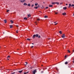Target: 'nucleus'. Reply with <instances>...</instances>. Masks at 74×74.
Listing matches in <instances>:
<instances>
[{
	"instance_id": "obj_36",
	"label": "nucleus",
	"mask_w": 74,
	"mask_h": 74,
	"mask_svg": "<svg viewBox=\"0 0 74 74\" xmlns=\"http://www.w3.org/2000/svg\"><path fill=\"white\" fill-rule=\"evenodd\" d=\"M56 70L57 71H58V69L57 68H56Z\"/></svg>"
},
{
	"instance_id": "obj_13",
	"label": "nucleus",
	"mask_w": 74,
	"mask_h": 74,
	"mask_svg": "<svg viewBox=\"0 0 74 74\" xmlns=\"http://www.w3.org/2000/svg\"><path fill=\"white\" fill-rule=\"evenodd\" d=\"M40 18H38L37 19V21H40Z\"/></svg>"
},
{
	"instance_id": "obj_26",
	"label": "nucleus",
	"mask_w": 74,
	"mask_h": 74,
	"mask_svg": "<svg viewBox=\"0 0 74 74\" xmlns=\"http://www.w3.org/2000/svg\"><path fill=\"white\" fill-rule=\"evenodd\" d=\"M68 52L69 53H69H70V51H69V50H68Z\"/></svg>"
},
{
	"instance_id": "obj_15",
	"label": "nucleus",
	"mask_w": 74,
	"mask_h": 74,
	"mask_svg": "<svg viewBox=\"0 0 74 74\" xmlns=\"http://www.w3.org/2000/svg\"><path fill=\"white\" fill-rule=\"evenodd\" d=\"M67 63H68V62H65V64H67Z\"/></svg>"
},
{
	"instance_id": "obj_42",
	"label": "nucleus",
	"mask_w": 74,
	"mask_h": 74,
	"mask_svg": "<svg viewBox=\"0 0 74 74\" xmlns=\"http://www.w3.org/2000/svg\"><path fill=\"white\" fill-rule=\"evenodd\" d=\"M73 52H74V49L73 50Z\"/></svg>"
},
{
	"instance_id": "obj_45",
	"label": "nucleus",
	"mask_w": 74,
	"mask_h": 74,
	"mask_svg": "<svg viewBox=\"0 0 74 74\" xmlns=\"http://www.w3.org/2000/svg\"><path fill=\"white\" fill-rule=\"evenodd\" d=\"M44 8V7H43L42 8Z\"/></svg>"
},
{
	"instance_id": "obj_47",
	"label": "nucleus",
	"mask_w": 74,
	"mask_h": 74,
	"mask_svg": "<svg viewBox=\"0 0 74 74\" xmlns=\"http://www.w3.org/2000/svg\"><path fill=\"white\" fill-rule=\"evenodd\" d=\"M66 5H67V4H66Z\"/></svg>"
},
{
	"instance_id": "obj_21",
	"label": "nucleus",
	"mask_w": 74,
	"mask_h": 74,
	"mask_svg": "<svg viewBox=\"0 0 74 74\" xmlns=\"http://www.w3.org/2000/svg\"><path fill=\"white\" fill-rule=\"evenodd\" d=\"M10 28H12V25H10Z\"/></svg>"
},
{
	"instance_id": "obj_40",
	"label": "nucleus",
	"mask_w": 74,
	"mask_h": 74,
	"mask_svg": "<svg viewBox=\"0 0 74 74\" xmlns=\"http://www.w3.org/2000/svg\"><path fill=\"white\" fill-rule=\"evenodd\" d=\"M33 47H34V46H32V47H31V48H33Z\"/></svg>"
},
{
	"instance_id": "obj_48",
	"label": "nucleus",
	"mask_w": 74,
	"mask_h": 74,
	"mask_svg": "<svg viewBox=\"0 0 74 74\" xmlns=\"http://www.w3.org/2000/svg\"><path fill=\"white\" fill-rule=\"evenodd\" d=\"M54 23H56V22H54Z\"/></svg>"
},
{
	"instance_id": "obj_59",
	"label": "nucleus",
	"mask_w": 74,
	"mask_h": 74,
	"mask_svg": "<svg viewBox=\"0 0 74 74\" xmlns=\"http://www.w3.org/2000/svg\"><path fill=\"white\" fill-rule=\"evenodd\" d=\"M42 7H43V6H42Z\"/></svg>"
},
{
	"instance_id": "obj_43",
	"label": "nucleus",
	"mask_w": 74,
	"mask_h": 74,
	"mask_svg": "<svg viewBox=\"0 0 74 74\" xmlns=\"http://www.w3.org/2000/svg\"><path fill=\"white\" fill-rule=\"evenodd\" d=\"M66 57H67V56H65V58H66Z\"/></svg>"
},
{
	"instance_id": "obj_10",
	"label": "nucleus",
	"mask_w": 74,
	"mask_h": 74,
	"mask_svg": "<svg viewBox=\"0 0 74 74\" xmlns=\"http://www.w3.org/2000/svg\"><path fill=\"white\" fill-rule=\"evenodd\" d=\"M10 22H11V23H14V21H12V20H11Z\"/></svg>"
},
{
	"instance_id": "obj_11",
	"label": "nucleus",
	"mask_w": 74,
	"mask_h": 74,
	"mask_svg": "<svg viewBox=\"0 0 74 74\" xmlns=\"http://www.w3.org/2000/svg\"><path fill=\"white\" fill-rule=\"evenodd\" d=\"M27 16H29V17H30V16H31V15H30V14H29H29H28Z\"/></svg>"
},
{
	"instance_id": "obj_28",
	"label": "nucleus",
	"mask_w": 74,
	"mask_h": 74,
	"mask_svg": "<svg viewBox=\"0 0 74 74\" xmlns=\"http://www.w3.org/2000/svg\"><path fill=\"white\" fill-rule=\"evenodd\" d=\"M15 72H14L13 73H11V74H15Z\"/></svg>"
},
{
	"instance_id": "obj_34",
	"label": "nucleus",
	"mask_w": 74,
	"mask_h": 74,
	"mask_svg": "<svg viewBox=\"0 0 74 74\" xmlns=\"http://www.w3.org/2000/svg\"><path fill=\"white\" fill-rule=\"evenodd\" d=\"M55 14H58V12H56L55 13Z\"/></svg>"
},
{
	"instance_id": "obj_31",
	"label": "nucleus",
	"mask_w": 74,
	"mask_h": 74,
	"mask_svg": "<svg viewBox=\"0 0 74 74\" xmlns=\"http://www.w3.org/2000/svg\"><path fill=\"white\" fill-rule=\"evenodd\" d=\"M9 11H10V10H7L6 12H8Z\"/></svg>"
},
{
	"instance_id": "obj_17",
	"label": "nucleus",
	"mask_w": 74,
	"mask_h": 74,
	"mask_svg": "<svg viewBox=\"0 0 74 74\" xmlns=\"http://www.w3.org/2000/svg\"><path fill=\"white\" fill-rule=\"evenodd\" d=\"M38 7L36 6V7H34V8H36V9H37V8H38Z\"/></svg>"
},
{
	"instance_id": "obj_37",
	"label": "nucleus",
	"mask_w": 74,
	"mask_h": 74,
	"mask_svg": "<svg viewBox=\"0 0 74 74\" xmlns=\"http://www.w3.org/2000/svg\"><path fill=\"white\" fill-rule=\"evenodd\" d=\"M47 8H48V7H46V9H47Z\"/></svg>"
},
{
	"instance_id": "obj_9",
	"label": "nucleus",
	"mask_w": 74,
	"mask_h": 74,
	"mask_svg": "<svg viewBox=\"0 0 74 74\" xmlns=\"http://www.w3.org/2000/svg\"><path fill=\"white\" fill-rule=\"evenodd\" d=\"M23 71V70H22V71H19L18 73H21Z\"/></svg>"
},
{
	"instance_id": "obj_33",
	"label": "nucleus",
	"mask_w": 74,
	"mask_h": 74,
	"mask_svg": "<svg viewBox=\"0 0 74 74\" xmlns=\"http://www.w3.org/2000/svg\"><path fill=\"white\" fill-rule=\"evenodd\" d=\"M16 33H18V30H17L16 31Z\"/></svg>"
},
{
	"instance_id": "obj_41",
	"label": "nucleus",
	"mask_w": 74,
	"mask_h": 74,
	"mask_svg": "<svg viewBox=\"0 0 74 74\" xmlns=\"http://www.w3.org/2000/svg\"><path fill=\"white\" fill-rule=\"evenodd\" d=\"M41 73H44V71H42L41 72Z\"/></svg>"
},
{
	"instance_id": "obj_12",
	"label": "nucleus",
	"mask_w": 74,
	"mask_h": 74,
	"mask_svg": "<svg viewBox=\"0 0 74 74\" xmlns=\"http://www.w3.org/2000/svg\"><path fill=\"white\" fill-rule=\"evenodd\" d=\"M4 22H5V23H7V20H4Z\"/></svg>"
},
{
	"instance_id": "obj_57",
	"label": "nucleus",
	"mask_w": 74,
	"mask_h": 74,
	"mask_svg": "<svg viewBox=\"0 0 74 74\" xmlns=\"http://www.w3.org/2000/svg\"><path fill=\"white\" fill-rule=\"evenodd\" d=\"M33 1V0H32Z\"/></svg>"
},
{
	"instance_id": "obj_56",
	"label": "nucleus",
	"mask_w": 74,
	"mask_h": 74,
	"mask_svg": "<svg viewBox=\"0 0 74 74\" xmlns=\"http://www.w3.org/2000/svg\"><path fill=\"white\" fill-rule=\"evenodd\" d=\"M42 66H43V65H42Z\"/></svg>"
},
{
	"instance_id": "obj_49",
	"label": "nucleus",
	"mask_w": 74,
	"mask_h": 74,
	"mask_svg": "<svg viewBox=\"0 0 74 74\" xmlns=\"http://www.w3.org/2000/svg\"><path fill=\"white\" fill-rule=\"evenodd\" d=\"M25 63H27V62H26Z\"/></svg>"
},
{
	"instance_id": "obj_20",
	"label": "nucleus",
	"mask_w": 74,
	"mask_h": 74,
	"mask_svg": "<svg viewBox=\"0 0 74 74\" xmlns=\"http://www.w3.org/2000/svg\"><path fill=\"white\" fill-rule=\"evenodd\" d=\"M59 32L60 33V34H62V31H59Z\"/></svg>"
},
{
	"instance_id": "obj_29",
	"label": "nucleus",
	"mask_w": 74,
	"mask_h": 74,
	"mask_svg": "<svg viewBox=\"0 0 74 74\" xmlns=\"http://www.w3.org/2000/svg\"><path fill=\"white\" fill-rule=\"evenodd\" d=\"M52 4H55V2H53Z\"/></svg>"
},
{
	"instance_id": "obj_4",
	"label": "nucleus",
	"mask_w": 74,
	"mask_h": 74,
	"mask_svg": "<svg viewBox=\"0 0 74 74\" xmlns=\"http://www.w3.org/2000/svg\"><path fill=\"white\" fill-rule=\"evenodd\" d=\"M10 58V56H8L7 57V59H8V60H9V58Z\"/></svg>"
},
{
	"instance_id": "obj_51",
	"label": "nucleus",
	"mask_w": 74,
	"mask_h": 74,
	"mask_svg": "<svg viewBox=\"0 0 74 74\" xmlns=\"http://www.w3.org/2000/svg\"><path fill=\"white\" fill-rule=\"evenodd\" d=\"M60 4H62V3H60Z\"/></svg>"
},
{
	"instance_id": "obj_38",
	"label": "nucleus",
	"mask_w": 74,
	"mask_h": 74,
	"mask_svg": "<svg viewBox=\"0 0 74 74\" xmlns=\"http://www.w3.org/2000/svg\"><path fill=\"white\" fill-rule=\"evenodd\" d=\"M38 38H40V36H38Z\"/></svg>"
},
{
	"instance_id": "obj_30",
	"label": "nucleus",
	"mask_w": 74,
	"mask_h": 74,
	"mask_svg": "<svg viewBox=\"0 0 74 74\" xmlns=\"http://www.w3.org/2000/svg\"><path fill=\"white\" fill-rule=\"evenodd\" d=\"M70 7H71V4H69V8H70Z\"/></svg>"
},
{
	"instance_id": "obj_23",
	"label": "nucleus",
	"mask_w": 74,
	"mask_h": 74,
	"mask_svg": "<svg viewBox=\"0 0 74 74\" xmlns=\"http://www.w3.org/2000/svg\"><path fill=\"white\" fill-rule=\"evenodd\" d=\"M24 19H25L26 20H27V18L26 17H25L24 18Z\"/></svg>"
},
{
	"instance_id": "obj_54",
	"label": "nucleus",
	"mask_w": 74,
	"mask_h": 74,
	"mask_svg": "<svg viewBox=\"0 0 74 74\" xmlns=\"http://www.w3.org/2000/svg\"><path fill=\"white\" fill-rule=\"evenodd\" d=\"M43 3H45V2H43Z\"/></svg>"
},
{
	"instance_id": "obj_8",
	"label": "nucleus",
	"mask_w": 74,
	"mask_h": 74,
	"mask_svg": "<svg viewBox=\"0 0 74 74\" xmlns=\"http://www.w3.org/2000/svg\"><path fill=\"white\" fill-rule=\"evenodd\" d=\"M35 37H36V35L35 34L33 36V38H35Z\"/></svg>"
},
{
	"instance_id": "obj_14",
	"label": "nucleus",
	"mask_w": 74,
	"mask_h": 74,
	"mask_svg": "<svg viewBox=\"0 0 74 74\" xmlns=\"http://www.w3.org/2000/svg\"><path fill=\"white\" fill-rule=\"evenodd\" d=\"M36 37H38V34H36Z\"/></svg>"
},
{
	"instance_id": "obj_16",
	"label": "nucleus",
	"mask_w": 74,
	"mask_h": 74,
	"mask_svg": "<svg viewBox=\"0 0 74 74\" xmlns=\"http://www.w3.org/2000/svg\"><path fill=\"white\" fill-rule=\"evenodd\" d=\"M49 7H53V5H49Z\"/></svg>"
},
{
	"instance_id": "obj_46",
	"label": "nucleus",
	"mask_w": 74,
	"mask_h": 74,
	"mask_svg": "<svg viewBox=\"0 0 74 74\" xmlns=\"http://www.w3.org/2000/svg\"><path fill=\"white\" fill-rule=\"evenodd\" d=\"M39 12H42L41 11H39Z\"/></svg>"
},
{
	"instance_id": "obj_5",
	"label": "nucleus",
	"mask_w": 74,
	"mask_h": 74,
	"mask_svg": "<svg viewBox=\"0 0 74 74\" xmlns=\"http://www.w3.org/2000/svg\"><path fill=\"white\" fill-rule=\"evenodd\" d=\"M63 9H64V10H66V9H67V7H64L63 8Z\"/></svg>"
},
{
	"instance_id": "obj_55",
	"label": "nucleus",
	"mask_w": 74,
	"mask_h": 74,
	"mask_svg": "<svg viewBox=\"0 0 74 74\" xmlns=\"http://www.w3.org/2000/svg\"><path fill=\"white\" fill-rule=\"evenodd\" d=\"M36 23H37V22H36Z\"/></svg>"
},
{
	"instance_id": "obj_50",
	"label": "nucleus",
	"mask_w": 74,
	"mask_h": 74,
	"mask_svg": "<svg viewBox=\"0 0 74 74\" xmlns=\"http://www.w3.org/2000/svg\"><path fill=\"white\" fill-rule=\"evenodd\" d=\"M73 62V63H74V61Z\"/></svg>"
},
{
	"instance_id": "obj_58",
	"label": "nucleus",
	"mask_w": 74,
	"mask_h": 74,
	"mask_svg": "<svg viewBox=\"0 0 74 74\" xmlns=\"http://www.w3.org/2000/svg\"><path fill=\"white\" fill-rule=\"evenodd\" d=\"M57 4H58V3H57Z\"/></svg>"
},
{
	"instance_id": "obj_44",
	"label": "nucleus",
	"mask_w": 74,
	"mask_h": 74,
	"mask_svg": "<svg viewBox=\"0 0 74 74\" xmlns=\"http://www.w3.org/2000/svg\"><path fill=\"white\" fill-rule=\"evenodd\" d=\"M32 44H33V45L34 44V43H32Z\"/></svg>"
},
{
	"instance_id": "obj_53",
	"label": "nucleus",
	"mask_w": 74,
	"mask_h": 74,
	"mask_svg": "<svg viewBox=\"0 0 74 74\" xmlns=\"http://www.w3.org/2000/svg\"><path fill=\"white\" fill-rule=\"evenodd\" d=\"M73 8H74V6H73Z\"/></svg>"
},
{
	"instance_id": "obj_39",
	"label": "nucleus",
	"mask_w": 74,
	"mask_h": 74,
	"mask_svg": "<svg viewBox=\"0 0 74 74\" xmlns=\"http://www.w3.org/2000/svg\"><path fill=\"white\" fill-rule=\"evenodd\" d=\"M57 24H58V23H56V24H55V25H57Z\"/></svg>"
},
{
	"instance_id": "obj_7",
	"label": "nucleus",
	"mask_w": 74,
	"mask_h": 74,
	"mask_svg": "<svg viewBox=\"0 0 74 74\" xmlns=\"http://www.w3.org/2000/svg\"><path fill=\"white\" fill-rule=\"evenodd\" d=\"M62 15H66V13H62Z\"/></svg>"
},
{
	"instance_id": "obj_18",
	"label": "nucleus",
	"mask_w": 74,
	"mask_h": 74,
	"mask_svg": "<svg viewBox=\"0 0 74 74\" xmlns=\"http://www.w3.org/2000/svg\"><path fill=\"white\" fill-rule=\"evenodd\" d=\"M27 6H29L30 7V4L28 3L27 5Z\"/></svg>"
},
{
	"instance_id": "obj_1",
	"label": "nucleus",
	"mask_w": 74,
	"mask_h": 74,
	"mask_svg": "<svg viewBox=\"0 0 74 74\" xmlns=\"http://www.w3.org/2000/svg\"><path fill=\"white\" fill-rule=\"evenodd\" d=\"M37 72V70H34L33 71H32V74H35V73H36Z\"/></svg>"
},
{
	"instance_id": "obj_52",
	"label": "nucleus",
	"mask_w": 74,
	"mask_h": 74,
	"mask_svg": "<svg viewBox=\"0 0 74 74\" xmlns=\"http://www.w3.org/2000/svg\"><path fill=\"white\" fill-rule=\"evenodd\" d=\"M3 34H4V32H3Z\"/></svg>"
},
{
	"instance_id": "obj_35",
	"label": "nucleus",
	"mask_w": 74,
	"mask_h": 74,
	"mask_svg": "<svg viewBox=\"0 0 74 74\" xmlns=\"http://www.w3.org/2000/svg\"><path fill=\"white\" fill-rule=\"evenodd\" d=\"M31 7H34V5H32Z\"/></svg>"
},
{
	"instance_id": "obj_25",
	"label": "nucleus",
	"mask_w": 74,
	"mask_h": 74,
	"mask_svg": "<svg viewBox=\"0 0 74 74\" xmlns=\"http://www.w3.org/2000/svg\"><path fill=\"white\" fill-rule=\"evenodd\" d=\"M48 16H44V18H47Z\"/></svg>"
},
{
	"instance_id": "obj_6",
	"label": "nucleus",
	"mask_w": 74,
	"mask_h": 74,
	"mask_svg": "<svg viewBox=\"0 0 74 74\" xmlns=\"http://www.w3.org/2000/svg\"><path fill=\"white\" fill-rule=\"evenodd\" d=\"M23 5H27V4L26 3H25L23 4Z\"/></svg>"
},
{
	"instance_id": "obj_19",
	"label": "nucleus",
	"mask_w": 74,
	"mask_h": 74,
	"mask_svg": "<svg viewBox=\"0 0 74 74\" xmlns=\"http://www.w3.org/2000/svg\"><path fill=\"white\" fill-rule=\"evenodd\" d=\"M29 73V72H24V74H27V73Z\"/></svg>"
},
{
	"instance_id": "obj_3",
	"label": "nucleus",
	"mask_w": 74,
	"mask_h": 74,
	"mask_svg": "<svg viewBox=\"0 0 74 74\" xmlns=\"http://www.w3.org/2000/svg\"><path fill=\"white\" fill-rule=\"evenodd\" d=\"M61 36L62 38H64V37H65V35L64 34H63Z\"/></svg>"
},
{
	"instance_id": "obj_27",
	"label": "nucleus",
	"mask_w": 74,
	"mask_h": 74,
	"mask_svg": "<svg viewBox=\"0 0 74 74\" xmlns=\"http://www.w3.org/2000/svg\"><path fill=\"white\" fill-rule=\"evenodd\" d=\"M27 40H28L29 41H30V39L28 38L27 39Z\"/></svg>"
},
{
	"instance_id": "obj_32",
	"label": "nucleus",
	"mask_w": 74,
	"mask_h": 74,
	"mask_svg": "<svg viewBox=\"0 0 74 74\" xmlns=\"http://www.w3.org/2000/svg\"><path fill=\"white\" fill-rule=\"evenodd\" d=\"M71 7H74V5L72 4V5H71Z\"/></svg>"
},
{
	"instance_id": "obj_22",
	"label": "nucleus",
	"mask_w": 74,
	"mask_h": 74,
	"mask_svg": "<svg viewBox=\"0 0 74 74\" xmlns=\"http://www.w3.org/2000/svg\"><path fill=\"white\" fill-rule=\"evenodd\" d=\"M35 5H36V6H37V5H38V3H36L35 4Z\"/></svg>"
},
{
	"instance_id": "obj_24",
	"label": "nucleus",
	"mask_w": 74,
	"mask_h": 74,
	"mask_svg": "<svg viewBox=\"0 0 74 74\" xmlns=\"http://www.w3.org/2000/svg\"><path fill=\"white\" fill-rule=\"evenodd\" d=\"M57 3H58V5L59 4V2H55V4H57Z\"/></svg>"
},
{
	"instance_id": "obj_2",
	"label": "nucleus",
	"mask_w": 74,
	"mask_h": 74,
	"mask_svg": "<svg viewBox=\"0 0 74 74\" xmlns=\"http://www.w3.org/2000/svg\"><path fill=\"white\" fill-rule=\"evenodd\" d=\"M26 0H20V2L21 3H24Z\"/></svg>"
}]
</instances>
